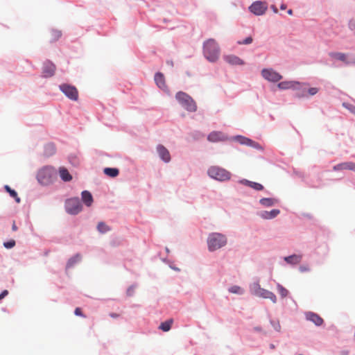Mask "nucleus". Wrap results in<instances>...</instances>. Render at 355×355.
I'll return each mask as SVG.
<instances>
[{
  "label": "nucleus",
  "mask_w": 355,
  "mask_h": 355,
  "mask_svg": "<svg viewBox=\"0 0 355 355\" xmlns=\"http://www.w3.org/2000/svg\"><path fill=\"white\" fill-rule=\"evenodd\" d=\"M343 355H347V354H348V352H343Z\"/></svg>",
  "instance_id": "13d9d810"
},
{
  "label": "nucleus",
  "mask_w": 355,
  "mask_h": 355,
  "mask_svg": "<svg viewBox=\"0 0 355 355\" xmlns=\"http://www.w3.org/2000/svg\"><path fill=\"white\" fill-rule=\"evenodd\" d=\"M56 170L53 166H46L42 168L37 174L38 182L42 185H48L56 178Z\"/></svg>",
  "instance_id": "7ed1b4c3"
},
{
  "label": "nucleus",
  "mask_w": 355,
  "mask_h": 355,
  "mask_svg": "<svg viewBox=\"0 0 355 355\" xmlns=\"http://www.w3.org/2000/svg\"><path fill=\"white\" fill-rule=\"evenodd\" d=\"M98 231L101 234H105L110 230V227L103 222H100L97 225Z\"/></svg>",
  "instance_id": "473e14b6"
},
{
  "label": "nucleus",
  "mask_w": 355,
  "mask_h": 355,
  "mask_svg": "<svg viewBox=\"0 0 355 355\" xmlns=\"http://www.w3.org/2000/svg\"><path fill=\"white\" fill-rule=\"evenodd\" d=\"M175 99L180 105L187 111L194 112L197 110V105L191 96L184 92H178L175 94Z\"/></svg>",
  "instance_id": "20e7f679"
},
{
  "label": "nucleus",
  "mask_w": 355,
  "mask_h": 355,
  "mask_svg": "<svg viewBox=\"0 0 355 355\" xmlns=\"http://www.w3.org/2000/svg\"><path fill=\"white\" fill-rule=\"evenodd\" d=\"M55 64L49 60L44 62L42 67V76L44 78H49L54 75L55 71Z\"/></svg>",
  "instance_id": "ddd939ff"
},
{
  "label": "nucleus",
  "mask_w": 355,
  "mask_h": 355,
  "mask_svg": "<svg viewBox=\"0 0 355 355\" xmlns=\"http://www.w3.org/2000/svg\"><path fill=\"white\" fill-rule=\"evenodd\" d=\"M4 189L10 194V196L12 198H15V201L17 203L20 202L21 199H20V198L18 197L17 193L14 189H12L8 185H5Z\"/></svg>",
  "instance_id": "c756f323"
},
{
  "label": "nucleus",
  "mask_w": 355,
  "mask_h": 355,
  "mask_svg": "<svg viewBox=\"0 0 355 355\" xmlns=\"http://www.w3.org/2000/svg\"><path fill=\"white\" fill-rule=\"evenodd\" d=\"M228 291L231 293H234L237 295H243L245 292L243 288L236 285L230 287L228 288Z\"/></svg>",
  "instance_id": "2f4dec72"
},
{
  "label": "nucleus",
  "mask_w": 355,
  "mask_h": 355,
  "mask_svg": "<svg viewBox=\"0 0 355 355\" xmlns=\"http://www.w3.org/2000/svg\"><path fill=\"white\" fill-rule=\"evenodd\" d=\"M208 175L220 182H225L231 178V173L218 166H210L207 170Z\"/></svg>",
  "instance_id": "39448f33"
},
{
  "label": "nucleus",
  "mask_w": 355,
  "mask_h": 355,
  "mask_svg": "<svg viewBox=\"0 0 355 355\" xmlns=\"http://www.w3.org/2000/svg\"><path fill=\"white\" fill-rule=\"evenodd\" d=\"M170 268L175 271H180V268L175 267V266H170Z\"/></svg>",
  "instance_id": "864d4df0"
},
{
  "label": "nucleus",
  "mask_w": 355,
  "mask_h": 355,
  "mask_svg": "<svg viewBox=\"0 0 355 355\" xmlns=\"http://www.w3.org/2000/svg\"><path fill=\"white\" fill-rule=\"evenodd\" d=\"M203 55L210 62H216L220 56V47L214 39H208L203 43Z\"/></svg>",
  "instance_id": "f03ea898"
},
{
  "label": "nucleus",
  "mask_w": 355,
  "mask_h": 355,
  "mask_svg": "<svg viewBox=\"0 0 355 355\" xmlns=\"http://www.w3.org/2000/svg\"><path fill=\"white\" fill-rule=\"evenodd\" d=\"M248 9L254 15L260 16L265 14L268 9V4L264 1H256L249 6Z\"/></svg>",
  "instance_id": "9d476101"
},
{
  "label": "nucleus",
  "mask_w": 355,
  "mask_h": 355,
  "mask_svg": "<svg viewBox=\"0 0 355 355\" xmlns=\"http://www.w3.org/2000/svg\"><path fill=\"white\" fill-rule=\"evenodd\" d=\"M343 106L347 109L349 111H350L352 113L355 114V106L348 103H343Z\"/></svg>",
  "instance_id": "58836bf2"
},
{
  "label": "nucleus",
  "mask_w": 355,
  "mask_h": 355,
  "mask_svg": "<svg viewBox=\"0 0 355 355\" xmlns=\"http://www.w3.org/2000/svg\"><path fill=\"white\" fill-rule=\"evenodd\" d=\"M299 355H303V354H300Z\"/></svg>",
  "instance_id": "052dcab7"
},
{
  "label": "nucleus",
  "mask_w": 355,
  "mask_h": 355,
  "mask_svg": "<svg viewBox=\"0 0 355 355\" xmlns=\"http://www.w3.org/2000/svg\"><path fill=\"white\" fill-rule=\"evenodd\" d=\"M269 291H268V290L262 288L260 293L259 294L258 297L266 299V296H268L267 295L268 294Z\"/></svg>",
  "instance_id": "a18cd8bd"
},
{
  "label": "nucleus",
  "mask_w": 355,
  "mask_h": 355,
  "mask_svg": "<svg viewBox=\"0 0 355 355\" xmlns=\"http://www.w3.org/2000/svg\"><path fill=\"white\" fill-rule=\"evenodd\" d=\"M74 313L76 315L85 317L80 308H76L74 311Z\"/></svg>",
  "instance_id": "de8ad7c7"
},
{
  "label": "nucleus",
  "mask_w": 355,
  "mask_h": 355,
  "mask_svg": "<svg viewBox=\"0 0 355 355\" xmlns=\"http://www.w3.org/2000/svg\"><path fill=\"white\" fill-rule=\"evenodd\" d=\"M155 81L159 88L166 90L167 87L165 83L164 76L162 73L157 72L155 75Z\"/></svg>",
  "instance_id": "412c9836"
},
{
  "label": "nucleus",
  "mask_w": 355,
  "mask_h": 355,
  "mask_svg": "<svg viewBox=\"0 0 355 355\" xmlns=\"http://www.w3.org/2000/svg\"><path fill=\"white\" fill-rule=\"evenodd\" d=\"M224 60L231 65H243L244 61L239 57L234 55H227L223 56Z\"/></svg>",
  "instance_id": "a211bd4d"
},
{
  "label": "nucleus",
  "mask_w": 355,
  "mask_h": 355,
  "mask_svg": "<svg viewBox=\"0 0 355 355\" xmlns=\"http://www.w3.org/2000/svg\"><path fill=\"white\" fill-rule=\"evenodd\" d=\"M270 8H271V9L272 10V11H273L275 13H277V12H278V10H277V8H276V6H275L272 5V6H270Z\"/></svg>",
  "instance_id": "8fccbe9b"
},
{
  "label": "nucleus",
  "mask_w": 355,
  "mask_h": 355,
  "mask_svg": "<svg viewBox=\"0 0 355 355\" xmlns=\"http://www.w3.org/2000/svg\"><path fill=\"white\" fill-rule=\"evenodd\" d=\"M65 211L71 215H77L82 211V205L78 198L67 199L64 203Z\"/></svg>",
  "instance_id": "423d86ee"
},
{
  "label": "nucleus",
  "mask_w": 355,
  "mask_h": 355,
  "mask_svg": "<svg viewBox=\"0 0 355 355\" xmlns=\"http://www.w3.org/2000/svg\"><path fill=\"white\" fill-rule=\"evenodd\" d=\"M228 139V137L220 131H212L207 136V140L213 143L224 141Z\"/></svg>",
  "instance_id": "f8f14e48"
},
{
  "label": "nucleus",
  "mask_w": 355,
  "mask_h": 355,
  "mask_svg": "<svg viewBox=\"0 0 355 355\" xmlns=\"http://www.w3.org/2000/svg\"><path fill=\"white\" fill-rule=\"evenodd\" d=\"M227 244V237L225 234L220 232L209 233L207 239V245L208 251L210 252H216Z\"/></svg>",
  "instance_id": "f257e3e1"
},
{
  "label": "nucleus",
  "mask_w": 355,
  "mask_h": 355,
  "mask_svg": "<svg viewBox=\"0 0 355 355\" xmlns=\"http://www.w3.org/2000/svg\"><path fill=\"white\" fill-rule=\"evenodd\" d=\"M277 291L282 297H285L288 294V291L280 284H277Z\"/></svg>",
  "instance_id": "72a5a7b5"
},
{
  "label": "nucleus",
  "mask_w": 355,
  "mask_h": 355,
  "mask_svg": "<svg viewBox=\"0 0 355 355\" xmlns=\"http://www.w3.org/2000/svg\"><path fill=\"white\" fill-rule=\"evenodd\" d=\"M349 29L355 34V16L352 17L348 21Z\"/></svg>",
  "instance_id": "4c0bfd02"
},
{
  "label": "nucleus",
  "mask_w": 355,
  "mask_h": 355,
  "mask_svg": "<svg viewBox=\"0 0 355 355\" xmlns=\"http://www.w3.org/2000/svg\"><path fill=\"white\" fill-rule=\"evenodd\" d=\"M81 255L80 254H76V255L71 257L67 263V268H71L73 267L76 263H78L81 260Z\"/></svg>",
  "instance_id": "c85d7f7f"
},
{
  "label": "nucleus",
  "mask_w": 355,
  "mask_h": 355,
  "mask_svg": "<svg viewBox=\"0 0 355 355\" xmlns=\"http://www.w3.org/2000/svg\"><path fill=\"white\" fill-rule=\"evenodd\" d=\"M305 317L307 320L312 322L318 327L321 326L324 322L323 319L319 315L313 312H306Z\"/></svg>",
  "instance_id": "2eb2a0df"
},
{
  "label": "nucleus",
  "mask_w": 355,
  "mask_h": 355,
  "mask_svg": "<svg viewBox=\"0 0 355 355\" xmlns=\"http://www.w3.org/2000/svg\"><path fill=\"white\" fill-rule=\"evenodd\" d=\"M286 8V5L284 4V3H282L281 6H280V9L281 10H285Z\"/></svg>",
  "instance_id": "603ef678"
},
{
  "label": "nucleus",
  "mask_w": 355,
  "mask_h": 355,
  "mask_svg": "<svg viewBox=\"0 0 355 355\" xmlns=\"http://www.w3.org/2000/svg\"><path fill=\"white\" fill-rule=\"evenodd\" d=\"M262 288L261 287L259 282H254L250 285V292L252 295L255 296L259 295L261 291Z\"/></svg>",
  "instance_id": "bb28decb"
},
{
  "label": "nucleus",
  "mask_w": 355,
  "mask_h": 355,
  "mask_svg": "<svg viewBox=\"0 0 355 355\" xmlns=\"http://www.w3.org/2000/svg\"><path fill=\"white\" fill-rule=\"evenodd\" d=\"M262 77L268 82L277 83L282 79V76L272 68H265L261 70Z\"/></svg>",
  "instance_id": "6e6552de"
},
{
  "label": "nucleus",
  "mask_w": 355,
  "mask_h": 355,
  "mask_svg": "<svg viewBox=\"0 0 355 355\" xmlns=\"http://www.w3.org/2000/svg\"><path fill=\"white\" fill-rule=\"evenodd\" d=\"M12 230L13 231H16L17 230V227L16 226V225L15 223L12 226Z\"/></svg>",
  "instance_id": "5fc2aeb1"
},
{
  "label": "nucleus",
  "mask_w": 355,
  "mask_h": 355,
  "mask_svg": "<svg viewBox=\"0 0 355 355\" xmlns=\"http://www.w3.org/2000/svg\"><path fill=\"white\" fill-rule=\"evenodd\" d=\"M270 323L276 331L279 332L281 331V325L279 320H270Z\"/></svg>",
  "instance_id": "c9c22d12"
},
{
  "label": "nucleus",
  "mask_w": 355,
  "mask_h": 355,
  "mask_svg": "<svg viewBox=\"0 0 355 355\" xmlns=\"http://www.w3.org/2000/svg\"><path fill=\"white\" fill-rule=\"evenodd\" d=\"M55 146L52 143H49L44 146V155L45 157H51L55 153Z\"/></svg>",
  "instance_id": "a878e982"
},
{
  "label": "nucleus",
  "mask_w": 355,
  "mask_h": 355,
  "mask_svg": "<svg viewBox=\"0 0 355 355\" xmlns=\"http://www.w3.org/2000/svg\"><path fill=\"white\" fill-rule=\"evenodd\" d=\"M172 321L168 320L164 322L161 323L159 326V329L164 331H168L171 327Z\"/></svg>",
  "instance_id": "f704fd0d"
},
{
  "label": "nucleus",
  "mask_w": 355,
  "mask_h": 355,
  "mask_svg": "<svg viewBox=\"0 0 355 355\" xmlns=\"http://www.w3.org/2000/svg\"><path fill=\"white\" fill-rule=\"evenodd\" d=\"M306 85L307 83H300L298 81L290 80L281 82L278 83L277 87L279 89L283 90L292 89L298 92L299 90H302L303 92H304L306 90L304 86Z\"/></svg>",
  "instance_id": "0eeeda50"
},
{
  "label": "nucleus",
  "mask_w": 355,
  "mask_h": 355,
  "mask_svg": "<svg viewBox=\"0 0 355 355\" xmlns=\"http://www.w3.org/2000/svg\"><path fill=\"white\" fill-rule=\"evenodd\" d=\"M81 198L83 202L87 207H90L93 202V197L91 193L88 191H83L81 193Z\"/></svg>",
  "instance_id": "5701e85b"
},
{
  "label": "nucleus",
  "mask_w": 355,
  "mask_h": 355,
  "mask_svg": "<svg viewBox=\"0 0 355 355\" xmlns=\"http://www.w3.org/2000/svg\"><path fill=\"white\" fill-rule=\"evenodd\" d=\"M252 42V38L251 37H248L245 40L242 41H238L237 43L239 44H250Z\"/></svg>",
  "instance_id": "37998d69"
},
{
  "label": "nucleus",
  "mask_w": 355,
  "mask_h": 355,
  "mask_svg": "<svg viewBox=\"0 0 355 355\" xmlns=\"http://www.w3.org/2000/svg\"><path fill=\"white\" fill-rule=\"evenodd\" d=\"M157 152L159 158L165 163H168L171 159V155L168 150L162 144H158L156 147Z\"/></svg>",
  "instance_id": "4468645a"
},
{
  "label": "nucleus",
  "mask_w": 355,
  "mask_h": 355,
  "mask_svg": "<svg viewBox=\"0 0 355 355\" xmlns=\"http://www.w3.org/2000/svg\"><path fill=\"white\" fill-rule=\"evenodd\" d=\"M302 256L301 254H295L288 256V257H285L284 258V261L287 263L293 265V266L299 263L302 261Z\"/></svg>",
  "instance_id": "4be33fe9"
},
{
  "label": "nucleus",
  "mask_w": 355,
  "mask_h": 355,
  "mask_svg": "<svg viewBox=\"0 0 355 355\" xmlns=\"http://www.w3.org/2000/svg\"><path fill=\"white\" fill-rule=\"evenodd\" d=\"M60 91L64 94V95L72 101H77L78 98V92L76 87L68 85L61 84L59 85Z\"/></svg>",
  "instance_id": "1a4fd4ad"
},
{
  "label": "nucleus",
  "mask_w": 355,
  "mask_h": 355,
  "mask_svg": "<svg viewBox=\"0 0 355 355\" xmlns=\"http://www.w3.org/2000/svg\"><path fill=\"white\" fill-rule=\"evenodd\" d=\"M110 316L112 318H116L117 315L115 313H112V314H110Z\"/></svg>",
  "instance_id": "4d7b16f0"
},
{
  "label": "nucleus",
  "mask_w": 355,
  "mask_h": 355,
  "mask_svg": "<svg viewBox=\"0 0 355 355\" xmlns=\"http://www.w3.org/2000/svg\"><path fill=\"white\" fill-rule=\"evenodd\" d=\"M329 57L341 61L345 65H355V56L349 57L348 55L341 52H330Z\"/></svg>",
  "instance_id": "9b49d317"
},
{
  "label": "nucleus",
  "mask_w": 355,
  "mask_h": 355,
  "mask_svg": "<svg viewBox=\"0 0 355 355\" xmlns=\"http://www.w3.org/2000/svg\"><path fill=\"white\" fill-rule=\"evenodd\" d=\"M104 173L110 177L114 178L119 175V170L116 168H105Z\"/></svg>",
  "instance_id": "7c9ffc66"
},
{
  "label": "nucleus",
  "mask_w": 355,
  "mask_h": 355,
  "mask_svg": "<svg viewBox=\"0 0 355 355\" xmlns=\"http://www.w3.org/2000/svg\"><path fill=\"white\" fill-rule=\"evenodd\" d=\"M136 286H137L136 285H132V286H129L126 291L127 295H128V296L133 295Z\"/></svg>",
  "instance_id": "c03bdc74"
},
{
  "label": "nucleus",
  "mask_w": 355,
  "mask_h": 355,
  "mask_svg": "<svg viewBox=\"0 0 355 355\" xmlns=\"http://www.w3.org/2000/svg\"><path fill=\"white\" fill-rule=\"evenodd\" d=\"M277 202L278 200L277 199L272 198H263L259 200L260 205L265 207L274 206Z\"/></svg>",
  "instance_id": "b1692460"
},
{
  "label": "nucleus",
  "mask_w": 355,
  "mask_h": 355,
  "mask_svg": "<svg viewBox=\"0 0 355 355\" xmlns=\"http://www.w3.org/2000/svg\"><path fill=\"white\" fill-rule=\"evenodd\" d=\"M250 146L254 149H257V150H263V147L259 143H257L253 140H252Z\"/></svg>",
  "instance_id": "ea45409f"
},
{
  "label": "nucleus",
  "mask_w": 355,
  "mask_h": 355,
  "mask_svg": "<svg viewBox=\"0 0 355 355\" xmlns=\"http://www.w3.org/2000/svg\"><path fill=\"white\" fill-rule=\"evenodd\" d=\"M166 252L167 253H168V252H169V249H168V248H166Z\"/></svg>",
  "instance_id": "bf43d9fd"
},
{
  "label": "nucleus",
  "mask_w": 355,
  "mask_h": 355,
  "mask_svg": "<svg viewBox=\"0 0 355 355\" xmlns=\"http://www.w3.org/2000/svg\"><path fill=\"white\" fill-rule=\"evenodd\" d=\"M280 213L279 209H275L271 211H261L258 213V216L265 220H271L277 217Z\"/></svg>",
  "instance_id": "dca6fc26"
},
{
  "label": "nucleus",
  "mask_w": 355,
  "mask_h": 355,
  "mask_svg": "<svg viewBox=\"0 0 355 355\" xmlns=\"http://www.w3.org/2000/svg\"><path fill=\"white\" fill-rule=\"evenodd\" d=\"M15 245V241L14 240H10L9 241L3 243V246L7 249L12 248Z\"/></svg>",
  "instance_id": "a19ab883"
},
{
  "label": "nucleus",
  "mask_w": 355,
  "mask_h": 355,
  "mask_svg": "<svg viewBox=\"0 0 355 355\" xmlns=\"http://www.w3.org/2000/svg\"><path fill=\"white\" fill-rule=\"evenodd\" d=\"M52 40L56 41L58 40L62 35V33L58 30H52L51 31Z\"/></svg>",
  "instance_id": "e433bc0d"
},
{
  "label": "nucleus",
  "mask_w": 355,
  "mask_h": 355,
  "mask_svg": "<svg viewBox=\"0 0 355 355\" xmlns=\"http://www.w3.org/2000/svg\"><path fill=\"white\" fill-rule=\"evenodd\" d=\"M239 182L241 184L248 186L256 191H261L263 189V186L261 184L252 182L246 179H242L239 180Z\"/></svg>",
  "instance_id": "6ab92c4d"
},
{
  "label": "nucleus",
  "mask_w": 355,
  "mask_h": 355,
  "mask_svg": "<svg viewBox=\"0 0 355 355\" xmlns=\"http://www.w3.org/2000/svg\"><path fill=\"white\" fill-rule=\"evenodd\" d=\"M254 330L258 332H261L262 331V328L261 327H255Z\"/></svg>",
  "instance_id": "3c124183"
},
{
  "label": "nucleus",
  "mask_w": 355,
  "mask_h": 355,
  "mask_svg": "<svg viewBox=\"0 0 355 355\" xmlns=\"http://www.w3.org/2000/svg\"><path fill=\"white\" fill-rule=\"evenodd\" d=\"M267 295L268 296H266V299L270 300L272 303H276L277 302V297H276V295L272 292L269 291L268 294Z\"/></svg>",
  "instance_id": "79ce46f5"
},
{
  "label": "nucleus",
  "mask_w": 355,
  "mask_h": 355,
  "mask_svg": "<svg viewBox=\"0 0 355 355\" xmlns=\"http://www.w3.org/2000/svg\"><path fill=\"white\" fill-rule=\"evenodd\" d=\"M60 177L64 182H69L72 179L71 175L69 173L68 170L64 167H60L59 168Z\"/></svg>",
  "instance_id": "393cba45"
},
{
  "label": "nucleus",
  "mask_w": 355,
  "mask_h": 355,
  "mask_svg": "<svg viewBox=\"0 0 355 355\" xmlns=\"http://www.w3.org/2000/svg\"><path fill=\"white\" fill-rule=\"evenodd\" d=\"M233 139L238 141L241 145H245L248 146H250V143L252 141L251 139L245 137L242 135H236L233 137Z\"/></svg>",
  "instance_id": "cd10ccee"
},
{
  "label": "nucleus",
  "mask_w": 355,
  "mask_h": 355,
  "mask_svg": "<svg viewBox=\"0 0 355 355\" xmlns=\"http://www.w3.org/2000/svg\"><path fill=\"white\" fill-rule=\"evenodd\" d=\"M8 294V291L7 290L3 291L2 293L0 294V300L3 299Z\"/></svg>",
  "instance_id": "09e8293b"
},
{
  "label": "nucleus",
  "mask_w": 355,
  "mask_h": 355,
  "mask_svg": "<svg viewBox=\"0 0 355 355\" xmlns=\"http://www.w3.org/2000/svg\"><path fill=\"white\" fill-rule=\"evenodd\" d=\"M333 170L335 171L342 170H350L355 171V163L352 162H345L338 164L333 167Z\"/></svg>",
  "instance_id": "f3484780"
},
{
  "label": "nucleus",
  "mask_w": 355,
  "mask_h": 355,
  "mask_svg": "<svg viewBox=\"0 0 355 355\" xmlns=\"http://www.w3.org/2000/svg\"><path fill=\"white\" fill-rule=\"evenodd\" d=\"M288 14L291 15L293 14V10L291 9H289L288 11H287Z\"/></svg>",
  "instance_id": "6e6d98bb"
},
{
  "label": "nucleus",
  "mask_w": 355,
  "mask_h": 355,
  "mask_svg": "<svg viewBox=\"0 0 355 355\" xmlns=\"http://www.w3.org/2000/svg\"><path fill=\"white\" fill-rule=\"evenodd\" d=\"M309 85V83H307L306 85L304 86L305 88H306V86ZM319 89L317 87H311L309 89H306L305 92H303L302 90H299V92L296 94V96L298 98H302V97H306L307 94L310 96H314L318 92Z\"/></svg>",
  "instance_id": "aec40b11"
},
{
  "label": "nucleus",
  "mask_w": 355,
  "mask_h": 355,
  "mask_svg": "<svg viewBox=\"0 0 355 355\" xmlns=\"http://www.w3.org/2000/svg\"><path fill=\"white\" fill-rule=\"evenodd\" d=\"M299 270L301 272H309L310 270V268L306 265H302V266H300Z\"/></svg>",
  "instance_id": "49530a36"
}]
</instances>
